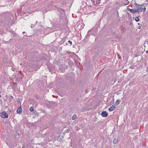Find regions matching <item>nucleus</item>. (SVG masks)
I'll list each match as a JSON object with an SVG mask.
<instances>
[{
  "instance_id": "obj_1",
  "label": "nucleus",
  "mask_w": 148,
  "mask_h": 148,
  "mask_svg": "<svg viewBox=\"0 0 148 148\" xmlns=\"http://www.w3.org/2000/svg\"><path fill=\"white\" fill-rule=\"evenodd\" d=\"M136 5V7L138 8L136 10L137 12H138V13H139V12H142L143 8L139 7V6L137 7V5H138V4Z\"/></svg>"
},
{
  "instance_id": "obj_2",
  "label": "nucleus",
  "mask_w": 148,
  "mask_h": 148,
  "mask_svg": "<svg viewBox=\"0 0 148 148\" xmlns=\"http://www.w3.org/2000/svg\"><path fill=\"white\" fill-rule=\"evenodd\" d=\"M101 115L103 117H107L108 115V113L106 111H103L101 113Z\"/></svg>"
},
{
  "instance_id": "obj_3",
  "label": "nucleus",
  "mask_w": 148,
  "mask_h": 148,
  "mask_svg": "<svg viewBox=\"0 0 148 148\" xmlns=\"http://www.w3.org/2000/svg\"><path fill=\"white\" fill-rule=\"evenodd\" d=\"M8 114L4 112H3L2 114V117L3 118H7L8 117Z\"/></svg>"
},
{
  "instance_id": "obj_4",
  "label": "nucleus",
  "mask_w": 148,
  "mask_h": 148,
  "mask_svg": "<svg viewBox=\"0 0 148 148\" xmlns=\"http://www.w3.org/2000/svg\"><path fill=\"white\" fill-rule=\"evenodd\" d=\"M115 108V107L114 105H112L109 108L108 110L110 112L112 111Z\"/></svg>"
},
{
  "instance_id": "obj_5",
  "label": "nucleus",
  "mask_w": 148,
  "mask_h": 148,
  "mask_svg": "<svg viewBox=\"0 0 148 148\" xmlns=\"http://www.w3.org/2000/svg\"><path fill=\"white\" fill-rule=\"evenodd\" d=\"M128 11H130L132 13H134L137 12L136 10H135L133 9H130L129 8L128 9Z\"/></svg>"
},
{
  "instance_id": "obj_6",
  "label": "nucleus",
  "mask_w": 148,
  "mask_h": 148,
  "mask_svg": "<svg viewBox=\"0 0 148 148\" xmlns=\"http://www.w3.org/2000/svg\"><path fill=\"white\" fill-rule=\"evenodd\" d=\"M120 102V101L119 99L117 100L115 102V104L116 105H118Z\"/></svg>"
},
{
  "instance_id": "obj_7",
  "label": "nucleus",
  "mask_w": 148,
  "mask_h": 148,
  "mask_svg": "<svg viewBox=\"0 0 148 148\" xmlns=\"http://www.w3.org/2000/svg\"><path fill=\"white\" fill-rule=\"evenodd\" d=\"M77 117V116L76 114H74L73 116V117H72V120H74Z\"/></svg>"
},
{
  "instance_id": "obj_8",
  "label": "nucleus",
  "mask_w": 148,
  "mask_h": 148,
  "mask_svg": "<svg viewBox=\"0 0 148 148\" xmlns=\"http://www.w3.org/2000/svg\"><path fill=\"white\" fill-rule=\"evenodd\" d=\"M30 111L32 112L34 110V109L33 107H30L29 109Z\"/></svg>"
},
{
  "instance_id": "obj_9",
  "label": "nucleus",
  "mask_w": 148,
  "mask_h": 148,
  "mask_svg": "<svg viewBox=\"0 0 148 148\" xmlns=\"http://www.w3.org/2000/svg\"><path fill=\"white\" fill-rule=\"evenodd\" d=\"M113 143H114L115 144H116V143H117V140L116 139H114V140H113Z\"/></svg>"
},
{
  "instance_id": "obj_10",
  "label": "nucleus",
  "mask_w": 148,
  "mask_h": 148,
  "mask_svg": "<svg viewBox=\"0 0 148 148\" xmlns=\"http://www.w3.org/2000/svg\"><path fill=\"white\" fill-rule=\"evenodd\" d=\"M19 114H20V112H22V108H21V107H19Z\"/></svg>"
},
{
  "instance_id": "obj_11",
  "label": "nucleus",
  "mask_w": 148,
  "mask_h": 148,
  "mask_svg": "<svg viewBox=\"0 0 148 148\" xmlns=\"http://www.w3.org/2000/svg\"><path fill=\"white\" fill-rule=\"evenodd\" d=\"M135 20L136 21L138 22L139 21V18L138 17H136V18H135Z\"/></svg>"
},
{
  "instance_id": "obj_12",
  "label": "nucleus",
  "mask_w": 148,
  "mask_h": 148,
  "mask_svg": "<svg viewBox=\"0 0 148 148\" xmlns=\"http://www.w3.org/2000/svg\"><path fill=\"white\" fill-rule=\"evenodd\" d=\"M68 42H69V43L71 44L70 45H71L72 43V42L70 41V40H69V41H68Z\"/></svg>"
},
{
  "instance_id": "obj_13",
  "label": "nucleus",
  "mask_w": 148,
  "mask_h": 148,
  "mask_svg": "<svg viewBox=\"0 0 148 148\" xmlns=\"http://www.w3.org/2000/svg\"><path fill=\"white\" fill-rule=\"evenodd\" d=\"M143 9L144 10V11H145L146 10V8L145 7H144V8H143L142 9Z\"/></svg>"
},
{
  "instance_id": "obj_14",
  "label": "nucleus",
  "mask_w": 148,
  "mask_h": 148,
  "mask_svg": "<svg viewBox=\"0 0 148 148\" xmlns=\"http://www.w3.org/2000/svg\"><path fill=\"white\" fill-rule=\"evenodd\" d=\"M34 25H33V24H32V25H31V28H32V27H34Z\"/></svg>"
},
{
  "instance_id": "obj_15",
  "label": "nucleus",
  "mask_w": 148,
  "mask_h": 148,
  "mask_svg": "<svg viewBox=\"0 0 148 148\" xmlns=\"http://www.w3.org/2000/svg\"><path fill=\"white\" fill-rule=\"evenodd\" d=\"M18 112H19V111H18V108L17 109V113H18Z\"/></svg>"
},
{
  "instance_id": "obj_16",
  "label": "nucleus",
  "mask_w": 148,
  "mask_h": 148,
  "mask_svg": "<svg viewBox=\"0 0 148 148\" xmlns=\"http://www.w3.org/2000/svg\"><path fill=\"white\" fill-rule=\"evenodd\" d=\"M25 33V32H23V34H24Z\"/></svg>"
},
{
  "instance_id": "obj_17",
  "label": "nucleus",
  "mask_w": 148,
  "mask_h": 148,
  "mask_svg": "<svg viewBox=\"0 0 148 148\" xmlns=\"http://www.w3.org/2000/svg\"><path fill=\"white\" fill-rule=\"evenodd\" d=\"M19 73H21V71H19Z\"/></svg>"
},
{
  "instance_id": "obj_18",
  "label": "nucleus",
  "mask_w": 148,
  "mask_h": 148,
  "mask_svg": "<svg viewBox=\"0 0 148 148\" xmlns=\"http://www.w3.org/2000/svg\"><path fill=\"white\" fill-rule=\"evenodd\" d=\"M146 1H147V2H148V0H146Z\"/></svg>"
},
{
  "instance_id": "obj_19",
  "label": "nucleus",
  "mask_w": 148,
  "mask_h": 148,
  "mask_svg": "<svg viewBox=\"0 0 148 148\" xmlns=\"http://www.w3.org/2000/svg\"><path fill=\"white\" fill-rule=\"evenodd\" d=\"M17 134L18 135V133H17Z\"/></svg>"
},
{
  "instance_id": "obj_20",
  "label": "nucleus",
  "mask_w": 148,
  "mask_h": 148,
  "mask_svg": "<svg viewBox=\"0 0 148 148\" xmlns=\"http://www.w3.org/2000/svg\"><path fill=\"white\" fill-rule=\"evenodd\" d=\"M1 97V95H0V97Z\"/></svg>"
},
{
  "instance_id": "obj_21",
  "label": "nucleus",
  "mask_w": 148,
  "mask_h": 148,
  "mask_svg": "<svg viewBox=\"0 0 148 148\" xmlns=\"http://www.w3.org/2000/svg\"><path fill=\"white\" fill-rule=\"evenodd\" d=\"M36 23H37V21H36Z\"/></svg>"
},
{
  "instance_id": "obj_22",
  "label": "nucleus",
  "mask_w": 148,
  "mask_h": 148,
  "mask_svg": "<svg viewBox=\"0 0 148 148\" xmlns=\"http://www.w3.org/2000/svg\"><path fill=\"white\" fill-rule=\"evenodd\" d=\"M141 5L142 6V5Z\"/></svg>"
},
{
  "instance_id": "obj_23",
  "label": "nucleus",
  "mask_w": 148,
  "mask_h": 148,
  "mask_svg": "<svg viewBox=\"0 0 148 148\" xmlns=\"http://www.w3.org/2000/svg\"><path fill=\"white\" fill-rule=\"evenodd\" d=\"M147 44H148V43H147Z\"/></svg>"
}]
</instances>
